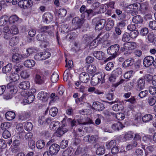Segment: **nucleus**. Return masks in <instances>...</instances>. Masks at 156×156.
I'll return each instance as SVG.
<instances>
[{
	"instance_id": "nucleus-1",
	"label": "nucleus",
	"mask_w": 156,
	"mask_h": 156,
	"mask_svg": "<svg viewBox=\"0 0 156 156\" xmlns=\"http://www.w3.org/2000/svg\"><path fill=\"white\" fill-rule=\"evenodd\" d=\"M120 48L119 45L118 44H115L111 45L107 49V53L111 55L107 58L106 62L116 57L118 54Z\"/></svg>"
},
{
	"instance_id": "nucleus-2",
	"label": "nucleus",
	"mask_w": 156,
	"mask_h": 156,
	"mask_svg": "<svg viewBox=\"0 0 156 156\" xmlns=\"http://www.w3.org/2000/svg\"><path fill=\"white\" fill-rule=\"evenodd\" d=\"M105 75L102 72H99L94 74L92 77L91 83L93 86H95L100 82L103 83Z\"/></svg>"
},
{
	"instance_id": "nucleus-3",
	"label": "nucleus",
	"mask_w": 156,
	"mask_h": 156,
	"mask_svg": "<svg viewBox=\"0 0 156 156\" xmlns=\"http://www.w3.org/2000/svg\"><path fill=\"white\" fill-rule=\"evenodd\" d=\"M136 44L134 42H128L124 44L120 50L122 52L126 51L125 53H130L131 51L136 48Z\"/></svg>"
},
{
	"instance_id": "nucleus-4",
	"label": "nucleus",
	"mask_w": 156,
	"mask_h": 156,
	"mask_svg": "<svg viewBox=\"0 0 156 156\" xmlns=\"http://www.w3.org/2000/svg\"><path fill=\"white\" fill-rule=\"evenodd\" d=\"M85 20L83 18L80 19L78 17H76L72 20V29L71 30L76 29L80 28L84 22Z\"/></svg>"
},
{
	"instance_id": "nucleus-5",
	"label": "nucleus",
	"mask_w": 156,
	"mask_h": 156,
	"mask_svg": "<svg viewBox=\"0 0 156 156\" xmlns=\"http://www.w3.org/2000/svg\"><path fill=\"white\" fill-rule=\"evenodd\" d=\"M154 63L156 66V59L154 61V57L151 56H148L145 57L143 60V64L146 67H148Z\"/></svg>"
},
{
	"instance_id": "nucleus-6",
	"label": "nucleus",
	"mask_w": 156,
	"mask_h": 156,
	"mask_svg": "<svg viewBox=\"0 0 156 156\" xmlns=\"http://www.w3.org/2000/svg\"><path fill=\"white\" fill-rule=\"evenodd\" d=\"M33 2L31 0H21L18 3V5L22 8H30L33 5Z\"/></svg>"
},
{
	"instance_id": "nucleus-7",
	"label": "nucleus",
	"mask_w": 156,
	"mask_h": 156,
	"mask_svg": "<svg viewBox=\"0 0 156 156\" xmlns=\"http://www.w3.org/2000/svg\"><path fill=\"white\" fill-rule=\"evenodd\" d=\"M100 35L99 34L95 39L93 40L90 43V46H95V47L98 43H102L107 40V36L106 35H104L102 38L99 37Z\"/></svg>"
},
{
	"instance_id": "nucleus-8",
	"label": "nucleus",
	"mask_w": 156,
	"mask_h": 156,
	"mask_svg": "<svg viewBox=\"0 0 156 156\" xmlns=\"http://www.w3.org/2000/svg\"><path fill=\"white\" fill-rule=\"evenodd\" d=\"M136 90L140 91L143 89L145 86V80L143 77L139 78L136 81Z\"/></svg>"
},
{
	"instance_id": "nucleus-9",
	"label": "nucleus",
	"mask_w": 156,
	"mask_h": 156,
	"mask_svg": "<svg viewBox=\"0 0 156 156\" xmlns=\"http://www.w3.org/2000/svg\"><path fill=\"white\" fill-rule=\"evenodd\" d=\"M34 96L33 94H26L24 96L23 98V101L22 103L24 105L30 103H32L34 100Z\"/></svg>"
},
{
	"instance_id": "nucleus-10",
	"label": "nucleus",
	"mask_w": 156,
	"mask_h": 156,
	"mask_svg": "<svg viewBox=\"0 0 156 156\" xmlns=\"http://www.w3.org/2000/svg\"><path fill=\"white\" fill-rule=\"evenodd\" d=\"M83 140L85 142L93 144L96 142L98 140V136L93 135H87L83 137Z\"/></svg>"
},
{
	"instance_id": "nucleus-11",
	"label": "nucleus",
	"mask_w": 156,
	"mask_h": 156,
	"mask_svg": "<svg viewBox=\"0 0 156 156\" xmlns=\"http://www.w3.org/2000/svg\"><path fill=\"white\" fill-rule=\"evenodd\" d=\"M60 149L59 146L56 144H52L49 147V151L53 155L57 154Z\"/></svg>"
},
{
	"instance_id": "nucleus-12",
	"label": "nucleus",
	"mask_w": 156,
	"mask_h": 156,
	"mask_svg": "<svg viewBox=\"0 0 156 156\" xmlns=\"http://www.w3.org/2000/svg\"><path fill=\"white\" fill-rule=\"evenodd\" d=\"M80 80L81 82L87 83L90 80L89 75L86 72H82L80 75Z\"/></svg>"
},
{
	"instance_id": "nucleus-13",
	"label": "nucleus",
	"mask_w": 156,
	"mask_h": 156,
	"mask_svg": "<svg viewBox=\"0 0 156 156\" xmlns=\"http://www.w3.org/2000/svg\"><path fill=\"white\" fill-rule=\"evenodd\" d=\"M93 56L99 60H103L106 57L105 53L101 51H95L93 53Z\"/></svg>"
},
{
	"instance_id": "nucleus-14",
	"label": "nucleus",
	"mask_w": 156,
	"mask_h": 156,
	"mask_svg": "<svg viewBox=\"0 0 156 156\" xmlns=\"http://www.w3.org/2000/svg\"><path fill=\"white\" fill-rule=\"evenodd\" d=\"M92 106L94 109L99 111H102L105 108L103 104L98 101L94 102Z\"/></svg>"
},
{
	"instance_id": "nucleus-15",
	"label": "nucleus",
	"mask_w": 156,
	"mask_h": 156,
	"mask_svg": "<svg viewBox=\"0 0 156 156\" xmlns=\"http://www.w3.org/2000/svg\"><path fill=\"white\" fill-rule=\"evenodd\" d=\"M37 98L42 101L45 102L48 100V95L46 92L42 91L38 94Z\"/></svg>"
},
{
	"instance_id": "nucleus-16",
	"label": "nucleus",
	"mask_w": 156,
	"mask_h": 156,
	"mask_svg": "<svg viewBox=\"0 0 156 156\" xmlns=\"http://www.w3.org/2000/svg\"><path fill=\"white\" fill-rule=\"evenodd\" d=\"M7 87L9 90V93L13 95L17 91L16 87L12 83H9L7 85Z\"/></svg>"
},
{
	"instance_id": "nucleus-17",
	"label": "nucleus",
	"mask_w": 156,
	"mask_h": 156,
	"mask_svg": "<svg viewBox=\"0 0 156 156\" xmlns=\"http://www.w3.org/2000/svg\"><path fill=\"white\" fill-rule=\"evenodd\" d=\"M134 59L132 58H129L126 59L122 63V66L124 68H127L133 65Z\"/></svg>"
},
{
	"instance_id": "nucleus-18",
	"label": "nucleus",
	"mask_w": 156,
	"mask_h": 156,
	"mask_svg": "<svg viewBox=\"0 0 156 156\" xmlns=\"http://www.w3.org/2000/svg\"><path fill=\"white\" fill-rule=\"evenodd\" d=\"M45 80V78L43 76H41L39 74L36 75L34 80L35 83L38 84H42L44 83Z\"/></svg>"
},
{
	"instance_id": "nucleus-19",
	"label": "nucleus",
	"mask_w": 156,
	"mask_h": 156,
	"mask_svg": "<svg viewBox=\"0 0 156 156\" xmlns=\"http://www.w3.org/2000/svg\"><path fill=\"white\" fill-rule=\"evenodd\" d=\"M30 86V83L27 81H23L20 83L19 85V87L20 88L24 90L29 89Z\"/></svg>"
},
{
	"instance_id": "nucleus-20",
	"label": "nucleus",
	"mask_w": 156,
	"mask_h": 156,
	"mask_svg": "<svg viewBox=\"0 0 156 156\" xmlns=\"http://www.w3.org/2000/svg\"><path fill=\"white\" fill-rule=\"evenodd\" d=\"M9 24H12L16 22L20 23L22 21V20L15 15L11 16L9 18Z\"/></svg>"
},
{
	"instance_id": "nucleus-21",
	"label": "nucleus",
	"mask_w": 156,
	"mask_h": 156,
	"mask_svg": "<svg viewBox=\"0 0 156 156\" xmlns=\"http://www.w3.org/2000/svg\"><path fill=\"white\" fill-rule=\"evenodd\" d=\"M52 19V16L49 13H45L44 14L43 16V20L46 23H49L51 21Z\"/></svg>"
},
{
	"instance_id": "nucleus-22",
	"label": "nucleus",
	"mask_w": 156,
	"mask_h": 156,
	"mask_svg": "<svg viewBox=\"0 0 156 156\" xmlns=\"http://www.w3.org/2000/svg\"><path fill=\"white\" fill-rule=\"evenodd\" d=\"M30 112H21L18 115L19 119L24 120L26 119L30 116Z\"/></svg>"
},
{
	"instance_id": "nucleus-23",
	"label": "nucleus",
	"mask_w": 156,
	"mask_h": 156,
	"mask_svg": "<svg viewBox=\"0 0 156 156\" xmlns=\"http://www.w3.org/2000/svg\"><path fill=\"white\" fill-rule=\"evenodd\" d=\"M105 20L104 19H101L99 20L96 25V30H100L102 29L105 26Z\"/></svg>"
},
{
	"instance_id": "nucleus-24",
	"label": "nucleus",
	"mask_w": 156,
	"mask_h": 156,
	"mask_svg": "<svg viewBox=\"0 0 156 156\" xmlns=\"http://www.w3.org/2000/svg\"><path fill=\"white\" fill-rule=\"evenodd\" d=\"M67 129L64 126L62 125L61 127L58 128L57 131V135L58 137H60L63 135L66 132Z\"/></svg>"
},
{
	"instance_id": "nucleus-25",
	"label": "nucleus",
	"mask_w": 156,
	"mask_h": 156,
	"mask_svg": "<svg viewBox=\"0 0 156 156\" xmlns=\"http://www.w3.org/2000/svg\"><path fill=\"white\" fill-rule=\"evenodd\" d=\"M9 17L6 15L2 16L0 19V26H3L9 23Z\"/></svg>"
},
{
	"instance_id": "nucleus-26",
	"label": "nucleus",
	"mask_w": 156,
	"mask_h": 156,
	"mask_svg": "<svg viewBox=\"0 0 156 156\" xmlns=\"http://www.w3.org/2000/svg\"><path fill=\"white\" fill-rule=\"evenodd\" d=\"M94 147H98L96 151V153L97 154L100 155L104 154L105 149L103 146H99L98 144H96L95 145Z\"/></svg>"
},
{
	"instance_id": "nucleus-27",
	"label": "nucleus",
	"mask_w": 156,
	"mask_h": 156,
	"mask_svg": "<svg viewBox=\"0 0 156 156\" xmlns=\"http://www.w3.org/2000/svg\"><path fill=\"white\" fill-rule=\"evenodd\" d=\"M133 7L132 9L131 15L134 16L138 13V10L139 9V6H140V3H135L132 4Z\"/></svg>"
},
{
	"instance_id": "nucleus-28",
	"label": "nucleus",
	"mask_w": 156,
	"mask_h": 156,
	"mask_svg": "<svg viewBox=\"0 0 156 156\" xmlns=\"http://www.w3.org/2000/svg\"><path fill=\"white\" fill-rule=\"evenodd\" d=\"M60 126V122L57 121H52L50 125V128L53 131L55 130L57 128H58Z\"/></svg>"
},
{
	"instance_id": "nucleus-29",
	"label": "nucleus",
	"mask_w": 156,
	"mask_h": 156,
	"mask_svg": "<svg viewBox=\"0 0 156 156\" xmlns=\"http://www.w3.org/2000/svg\"><path fill=\"white\" fill-rule=\"evenodd\" d=\"M15 112L12 111H8L5 114V117L6 119L9 121H11L14 119L15 117Z\"/></svg>"
},
{
	"instance_id": "nucleus-30",
	"label": "nucleus",
	"mask_w": 156,
	"mask_h": 156,
	"mask_svg": "<svg viewBox=\"0 0 156 156\" xmlns=\"http://www.w3.org/2000/svg\"><path fill=\"white\" fill-rule=\"evenodd\" d=\"M19 38L18 37H14L10 40L9 44L11 46H14L17 45L19 42Z\"/></svg>"
},
{
	"instance_id": "nucleus-31",
	"label": "nucleus",
	"mask_w": 156,
	"mask_h": 156,
	"mask_svg": "<svg viewBox=\"0 0 156 156\" xmlns=\"http://www.w3.org/2000/svg\"><path fill=\"white\" fill-rule=\"evenodd\" d=\"M22 59L21 55L18 53L13 54L12 57V60L14 62H19Z\"/></svg>"
},
{
	"instance_id": "nucleus-32",
	"label": "nucleus",
	"mask_w": 156,
	"mask_h": 156,
	"mask_svg": "<svg viewBox=\"0 0 156 156\" xmlns=\"http://www.w3.org/2000/svg\"><path fill=\"white\" fill-rule=\"evenodd\" d=\"M35 64L34 61L33 60H27L24 62L25 66L27 68H31L34 66Z\"/></svg>"
},
{
	"instance_id": "nucleus-33",
	"label": "nucleus",
	"mask_w": 156,
	"mask_h": 156,
	"mask_svg": "<svg viewBox=\"0 0 156 156\" xmlns=\"http://www.w3.org/2000/svg\"><path fill=\"white\" fill-rule=\"evenodd\" d=\"M9 77L11 81L15 82L19 79L20 76L17 73H15L14 72L11 73Z\"/></svg>"
},
{
	"instance_id": "nucleus-34",
	"label": "nucleus",
	"mask_w": 156,
	"mask_h": 156,
	"mask_svg": "<svg viewBox=\"0 0 156 156\" xmlns=\"http://www.w3.org/2000/svg\"><path fill=\"white\" fill-rule=\"evenodd\" d=\"M153 119L152 115L150 114H147L145 115L142 117L143 121L144 122H150Z\"/></svg>"
},
{
	"instance_id": "nucleus-35",
	"label": "nucleus",
	"mask_w": 156,
	"mask_h": 156,
	"mask_svg": "<svg viewBox=\"0 0 156 156\" xmlns=\"http://www.w3.org/2000/svg\"><path fill=\"white\" fill-rule=\"evenodd\" d=\"M73 149L70 147L68 148L63 152L62 156H71L73 154Z\"/></svg>"
},
{
	"instance_id": "nucleus-36",
	"label": "nucleus",
	"mask_w": 156,
	"mask_h": 156,
	"mask_svg": "<svg viewBox=\"0 0 156 156\" xmlns=\"http://www.w3.org/2000/svg\"><path fill=\"white\" fill-rule=\"evenodd\" d=\"M94 15L93 11L91 9L86 10L82 15V16H84L85 17H88L90 16H93Z\"/></svg>"
},
{
	"instance_id": "nucleus-37",
	"label": "nucleus",
	"mask_w": 156,
	"mask_h": 156,
	"mask_svg": "<svg viewBox=\"0 0 156 156\" xmlns=\"http://www.w3.org/2000/svg\"><path fill=\"white\" fill-rule=\"evenodd\" d=\"M132 21L135 23H140L143 22V19L140 15H137L133 17Z\"/></svg>"
},
{
	"instance_id": "nucleus-38",
	"label": "nucleus",
	"mask_w": 156,
	"mask_h": 156,
	"mask_svg": "<svg viewBox=\"0 0 156 156\" xmlns=\"http://www.w3.org/2000/svg\"><path fill=\"white\" fill-rule=\"evenodd\" d=\"M96 67L92 65H89L87 69V72L90 74H93L94 73L96 72Z\"/></svg>"
},
{
	"instance_id": "nucleus-39",
	"label": "nucleus",
	"mask_w": 156,
	"mask_h": 156,
	"mask_svg": "<svg viewBox=\"0 0 156 156\" xmlns=\"http://www.w3.org/2000/svg\"><path fill=\"white\" fill-rule=\"evenodd\" d=\"M114 25V21L112 20H109L107 22L105 26V29L107 30H111Z\"/></svg>"
},
{
	"instance_id": "nucleus-40",
	"label": "nucleus",
	"mask_w": 156,
	"mask_h": 156,
	"mask_svg": "<svg viewBox=\"0 0 156 156\" xmlns=\"http://www.w3.org/2000/svg\"><path fill=\"white\" fill-rule=\"evenodd\" d=\"M12 65L11 64H8L2 68V72L3 73H9L12 69Z\"/></svg>"
},
{
	"instance_id": "nucleus-41",
	"label": "nucleus",
	"mask_w": 156,
	"mask_h": 156,
	"mask_svg": "<svg viewBox=\"0 0 156 156\" xmlns=\"http://www.w3.org/2000/svg\"><path fill=\"white\" fill-rule=\"evenodd\" d=\"M122 125L120 122H118L113 124L112 126V128L114 130H119L122 128Z\"/></svg>"
},
{
	"instance_id": "nucleus-42",
	"label": "nucleus",
	"mask_w": 156,
	"mask_h": 156,
	"mask_svg": "<svg viewBox=\"0 0 156 156\" xmlns=\"http://www.w3.org/2000/svg\"><path fill=\"white\" fill-rule=\"evenodd\" d=\"M142 148L145 151V155L147 156L148 152L152 151L154 150V148L153 147L151 146H147V145H144L142 146Z\"/></svg>"
},
{
	"instance_id": "nucleus-43",
	"label": "nucleus",
	"mask_w": 156,
	"mask_h": 156,
	"mask_svg": "<svg viewBox=\"0 0 156 156\" xmlns=\"http://www.w3.org/2000/svg\"><path fill=\"white\" fill-rule=\"evenodd\" d=\"M116 141L115 140H111L110 142H107L106 143V146L108 148L110 149L116 146Z\"/></svg>"
},
{
	"instance_id": "nucleus-44",
	"label": "nucleus",
	"mask_w": 156,
	"mask_h": 156,
	"mask_svg": "<svg viewBox=\"0 0 156 156\" xmlns=\"http://www.w3.org/2000/svg\"><path fill=\"white\" fill-rule=\"evenodd\" d=\"M45 145V143L43 140H39L36 143V146L39 149L43 148Z\"/></svg>"
},
{
	"instance_id": "nucleus-45",
	"label": "nucleus",
	"mask_w": 156,
	"mask_h": 156,
	"mask_svg": "<svg viewBox=\"0 0 156 156\" xmlns=\"http://www.w3.org/2000/svg\"><path fill=\"white\" fill-rule=\"evenodd\" d=\"M140 5L139 10L143 13L145 12L147 9V5L146 4L143 3L141 4H140Z\"/></svg>"
},
{
	"instance_id": "nucleus-46",
	"label": "nucleus",
	"mask_w": 156,
	"mask_h": 156,
	"mask_svg": "<svg viewBox=\"0 0 156 156\" xmlns=\"http://www.w3.org/2000/svg\"><path fill=\"white\" fill-rule=\"evenodd\" d=\"M122 73V70L120 68H117L112 73V75H114L116 77L120 75Z\"/></svg>"
},
{
	"instance_id": "nucleus-47",
	"label": "nucleus",
	"mask_w": 156,
	"mask_h": 156,
	"mask_svg": "<svg viewBox=\"0 0 156 156\" xmlns=\"http://www.w3.org/2000/svg\"><path fill=\"white\" fill-rule=\"evenodd\" d=\"M137 145V143L135 141H133L131 144H128L126 146V149L127 150H129L136 147Z\"/></svg>"
},
{
	"instance_id": "nucleus-48",
	"label": "nucleus",
	"mask_w": 156,
	"mask_h": 156,
	"mask_svg": "<svg viewBox=\"0 0 156 156\" xmlns=\"http://www.w3.org/2000/svg\"><path fill=\"white\" fill-rule=\"evenodd\" d=\"M59 77V76L57 73H54L51 77V82L53 83H56L58 80Z\"/></svg>"
},
{
	"instance_id": "nucleus-49",
	"label": "nucleus",
	"mask_w": 156,
	"mask_h": 156,
	"mask_svg": "<svg viewBox=\"0 0 156 156\" xmlns=\"http://www.w3.org/2000/svg\"><path fill=\"white\" fill-rule=\"evenodd\" d=\"M41 32L47 33L48 34H51V28L48 26H44L42 27L41 29Z\"/></svg>"
},
{
	"instance_id": "nucleus-50",
	"label": "nucleus",
	"mask_w": 156,
	"mask_h": 156,
	"mask_svg": "<svg viewBox=\"0 0 156 156\" xmlns=\"http://www.w3.org/2000/svg\"><path fill=\"white\" fill-rule=\"evenodd\" d=\"M70 29H72L71 27L69 28L68 26L67 25H63L62 26V30L61 32L63 33H66L69 31H72Z\"/></svg>"
},
{
	"instance_id": "nucleus-51",
	"label": "nucleus",
	"mask_w": 156,
	"mask_h": 156,
	"mask_svg": "<svg viewBox=\"0 0 156 156\" xmlns=\"http://www.w3.org/2000/svg\"><path fill=\"white\" fill-rule=\"evenodd\" d=\"M58 13L59 16L64 17L66 14L67 11L65 9L61 8L58 10Z\"/></svg>"
},
{
	"instance_id": "nucleus-52",
	"label": "nucleus",
	"mask_w": 156,
	"mask_h": 156,
	"mask_svg": "<svg viewBox=\"0 0 156 156\" xmlns=\"http://www.w3.org/2000/svg\"><path fill=\"white\" fill-rule=\"evenodd\" d=\"M30 75V72L27 70H23L20 73L21 77L23 79L29 77Z\"/></svg>"
},
{
	"instance_id": "nucleus-53",
	"label": "nucleus",
	"mask_w": 156,
	"mask_h": 156,
	"mask_svg": "<svg viewBox=\"0 0 156 156\" xmlns=\"http://www.w3.org/2000/svg\"><path fill=\"white\" fill-rule=\"evenodd\" d=\"M58 112V110L56 108H52L49 111V113L51 116L54 117L55 116Z\"/></svg>"
},
{
	"instance_id": "nucleus-54",
	"label": "nucleus",
	"mask_w": 156,
	"mask_h": 156,
	"mask_svg": "<svg viewBox=\"0 0 156 156\" xmlns=\"http://www.w3.org/2000/svg\"><path fill=\"white\" fill-rule=\"evenodd\" d=\"M130 39V37L129 33L126 32L123 34L122 40L124 42H126L129 41Z\"/></svg>"
},
{
	"instance_id": "nucleus-55",
	"label": "nucleus",
	"mask_w": 156,
	"mask_h": 156,
	"mask_svg": "<svg viewBox=\"0 0 156 156\" xmlns=\"http://www.w3.org/2000/svg\"><path fill=\"white\" fill-rule=\"evenodd\" d=\"M16 129L17 131L20 133H23L24 132L23 129V125L21 123L18 124L16 125Z\"/></svg>"
},
{
	"instance_id": "nucleus-56",
	"label": "nucleus",
	"mask_w": 156,
	"mask_h": 156,
	"mask_svg": "<svg viewBox=\"0 0 156 156\" xmlns=\"http://www.w3.org/2000/svg\"><path fill=\"white\" fill-rule=\"evenodd\" d=\"M24 128L26 130L28 131H30L33 128L32 123L30 122L26 123L24 125Z\"/></svg>"
},
{
	"instance_id": "nucleus-57",
	"label": "nucleus",
	"mask_w": 156,
	"mask_h": 156,
	"mask_svg": "<svg viewBox=\"0 0 156 156\" xmlns=\"http://www.w3.org/2000/svg\"><path fill=\"white\" fill-rule=\"evenodd\" d=\"M116 118L118 120H122L125 117L124 114L122 113H118L116 114H115Z\"/></svg>"
},
{
	"instance_id": "nucleus-58",
	"label": "nucleus",
	"mask_w": 156,
	"mask_h": 156,
	"mask_svg": "<svg viewBox=\"0 0 156 156\" xmlns=\"http://www.w3.org/2000/svg\"><path fill=\"white\" fill-rule=\"evenodd\" d=\"M19 33L18 28L16 26H12L10 30V33L13 34H16Z\"/></svg>"
},
{
	"instance_id": "nucleus-59",
	"label": "nucleus",
	"mask_w": 156,
	"mask_h": 156,
	"mask_svg": "<svg viewBox=\"0 0 156 156\" xmlns=\"http://www.w3.org/2000/svg\"><path fill=\"white\" fill-rule=\"evenodd\" d=\"M11 126V124L9 122H4L1 124V127L3 130H5L8 129Z\"/></svg>"
},
{
	"instance_id": "nucleus-60",
	"label": "nucleus",
	"mask_w": 156,
	"mask_h": 156,
	"mask_svg": "<svg viewBox=\"0 0 156 156\" xmlns=\"http://www.w3.org/2000/svg\"><path fill=\"white\" fill-rule=\"evenodd\" d=\"M133 74V72L132 70L128 71L124 75V78L126 79L130 78Z\"/></svg>"
},
{
	"instance_id": "nucleus-61",
	"label": "nucleus",
	"mask_w": 156,
	"mask_h": 156,
	"mask_svg": "<svg viewBox=\"0 0 156 156\" xmlns=\"http://www.w3.org/2000/svg\"><path fill=\"white\" fill-rule=\"evenodd\" d=\"M43 60H44L49 58L51 55V53L47 51H44L41 52Z\"/></svg>"
},
{
	"instance_id": "nucleus-62",
	"label": "nucleus",
	"mask_w": 156,
	"mask_h": 156,
	"mask_svg": "<svg viewBox=\"0 0 156 156\" xmlns=\"http://www.w3.org/2000/svg\"><path fill=\"white\" fill-rule=\"evenodd\" d=\"M139 32L136 30L132 31L130 33V37L133 38H136L138 35Z\"/></svg>"
},
{
	"instance_id": "nucleus-63",
	"label": "nucleus",
	"mask_w": 156,
	"mask_h": 156,
	"mask_svg": "<svg viewBox=\"0 0 156 156\" xmlns=\"http://www.w3.org/2000/svg\"><path fill=\"white\" fill-rule=\"evenodd\" d=\"M149 27L151 29L156 30V21H150L149 23Z\"/></svg>"
},
{
	"instance_id": "nucleus-64",
	"label": "nucleus",
	"mask_w": 156,
	"mask_h": 156,
	"mask_svg": "<svg viewBox=\"0 0 156 156\" xmlns=\"http://www.w3.org/2000/svg\"><path fill=\"white\" fill-rule=\"evenodd\" d=\"M68 144V141L66 140H63L61 142L60 144V146L62 148L64 149L67 146Z\"/></svg>"
}]
</instances>
